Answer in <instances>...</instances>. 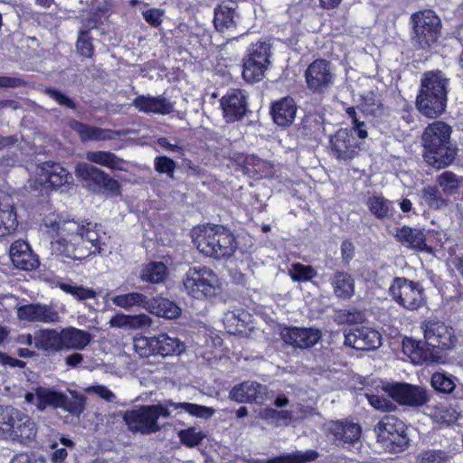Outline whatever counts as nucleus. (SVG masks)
<instances>
[{
    "mask_svg": "<svg viewBox=\"0 0 463 463\" xmlns=\"http://www.w3.org/2000/svg\"><path fill=\"white\" fill-rule=\"evenodd\" d=\"M97 223L87 221H71L64 224L66 235L57 240V250L66 258L83 260L90 255L101 253L99 232Z\"/></svg>",
    "mask_w": 463,
    "mask_h": 463,
    "instance_id": "f257e3e1",
    "label": "nucleus"
},
{
    "mask_svg": "<svg viewBox=\"0 0 463 463\" xmlns=\"http://www.w3.org/2000/svg\"><path fill=\"white\" fill-rule=\"evenodd\" d=\"M450 127L442 122L430 124L422 135L424 159L434 168L449 166L455 159L456 148L450 143Z\"/></svg>",
    "mask_w": 463,
    "mask_h": 463,
    "instance_id": "f03ea898",
    "label": "nucleus"
},
{
    "mask_svg": "<svg viewBox=\"0 0 463 463\" xmlns=\"http://www.w3.org/2000/svg\"><path fill=\"white\" fill-rule=\"evenodd\" d=\"M449 80L441 71H428L421 79L420 93L417 97V108L429 118L439 117L447 103Z\"/></svg>",
    "mask_w": 463,
    "mask_h": 463,
    "instance_id": "7ed1b4c3",
    "label": "nucleus"
},
{
    "mask_svg": "<svg viewBox=\"0 0 463 463\" xmlns=\"http://www.w3.org/2000/svg\"><path fill=\"white\" fill-rule=\"evenodd\" d=\"M194 243L203 255L218 260L231 257L236 249L233 235L218 225L199 228L195 232Z\"/></svg>",
    "mask_w": 463,
    "mask_h": 463,
    "instance_id": "20e7f679",
    "label": "nucleus"
},
{
    "mask_svg": "<svg viewBox=\"0 0 463 463\" xmlns=\"http://www.w3.org/2000/svg\"><path fill=\"white\" fill-rule=\"evenodd\" d=\"M37 424L26 412L12 407L0 406V438L20 443L33 440Z\"/></svg>",
    "mask_w": 463,
    "mask_h": 463,
    "instance_id": "39448f33",
    "label": "nucleus"
},
{
    "mask_svg": "<svg viewBox=\"0 0 463 463\" xmlns=\"http://www.w3.org/2000/svg\"><path fill=\"white\" fill-rule=\"evenodd\" d=\"M183 284L188 295L197 299L214 298L221 294L222 283L208 267L194 266L186 271Z\"/></svg>",
    "mask_w": 463,
    "mask_h": 463,
    "instance_id": "423d86ee",
    "label": "nucleus"
},
{
    "mask_svg": "<svg viewBox=\"0 0 463 463\" xmlns=\"http://www.w3.org/2000/svg\"><path fill=\"white\" fill-rule=\"evenodd\" d=\"M414 40L422 49L437 42L441 33V21L431 10H425L411 16Z\"/></svg>",
    "mask_w": 463,
    "mask_h": 463,
    "instance_id": "0eeeda50",
    "label": "nucleus"
},
{
    "mask_svg": "<svg viewBox=\"0 0 463 463\" xmlns=\"http://www.w3.org/2000/svg\"><path fill=\"white\" fill-rule=\"evenodd\" d=\"M71 178L70 173L61 165L44 162L31 166V186L38 190L40 187L59 188L68 184Z\"/></svg>",
    "mask_w": 463,
    "mask_h": 463,
    "instance_id": "6e6552de",
    "label": "nucleus"
},
{
    "mask_svg": "<svg viewBox=\"0 0 463 463\" xmlns=\"http://www.w3.org/2000/svg\"><path fill=\"white\" fill-rule=\"evenodd\" d=\"M390 293L399 305L408 310H417L425 303L423 288L405 278H395Z\"/></svg>",
    "mask_w": 463,
    "mask_h": 463,
    "instance_id": "1a4fd4ad",
    "label": "nucleus"
},
{
    "mask_svg": "<svg viewBox=\"0 0 463 463\" xmlns=\"http://www.w3.org/2000/svg\"><path fill=\"white\" fill-rule=\"evenodd\" d=\"M269 55L270 47L268 43L258 42L251 44L248 49V58L243 65V79L249 82L261 80L270 63Z\"/></svg>",
    "mask_w": 463,
    "mask_h": 463,
    "instance_id": "9d476101",
    "label": "nucleus"
},
{
    "mask_svg": "<svg viewBox=\"0 0 463 463\" xmlns=\"http://www.w3.org/2000/svg\"><path fill=\"white\" fill-rule=\"evenodd\" d=\"M213 23L218 32L232 39H235L232 36L235 33L242 35L248 32V28L243 25L238 5L232 1L222 3L214 9Z\"/></svg>",
    "mask_w": 463,
    "mask_h": 463,
    "instance_id": "9b49d317",
    "label": "nucleus"
},
{
    "mask_svg": "<svg viewBox=\"0 0 463 463\" xmlns=\"http://www.w3.org/2000/svg\"><path fill=\"white\" fill-rule=\"evenodd\" d=\"M378 439L395 452L402 451L409 444L404 423L394 416L383 417L375 426Z\"/></svg>",
    "mask_w": 463,
    "mask_h": 463,
    "instance_id": "f8f14e48",
    "label": "nucleus"
},
{
    "mask_svg": "<svg viewBox=\"0 0 463 463\" xmlns=\"http://www.w3.org/2000/svg\"><path fill=\"white\" fill-rule=\"evenodd\" d=\"M425 345L428 347L449 350L456 346L458 339L454 329L441 321L428 320L421 323Z\"/></svg>",
    "mask_w": 463,
    "mask_h": 463,
    "instance_id": "ddd939ff",
    "label": "nucleus"
},
{
    "mask_svg": "<svg viewBox=\"0 0 463 463\" xmlns=\"http://www.w3.org/2000/svg\"><path fill=\"white\" fill-rule=\"evenodd\" d=\"M383 390L401 405L420 407L430 400L428 390L420 385L394 383L385 385Z\"/></svg>",
    "mask_w": 463,
    "mask_h": 463,
    "instance_id": "4468645a",
    "label": "nucleus"
},
{
    "mask_svg": "<svg viewBox=\"0 0 463 463\" xmlns=\"http://www.w3.org/2000/svg\"><path fill=\"white\" fill-rule=\"evenodd\" d=\"M305 78L308 90L321 94L333 85L335 73L329 61L318 59L308 65L305 71Z\"/></svg>",
    "mask_w": 463,
    "mask_h": 463,
    "instance_id": "2eb2a0df",
    "label": "nucleus"
},
{
    "mask_svg": "<svg viewBox=\"0 0 463 463\" xmlns=\"http://www.w3.org/2000/svg\"><path fill=\"white\" fill-rule=\"evenodd\" d=\"M75 174L94 191L104 189L116 194L119 190V184L116 179L93 165L80 163L75 167Z\"/></svg>",
    "mask_w": 463,
    "mask_h": 463,
    "instance_id": "dca6fc26",
    "label": "nucleus"
},
{
    "mask_svg": "<svg viewBox=\"0 0 463 463\" xmlns=\"http://www.w3.org/2000/svg\"><path fill=\"white\" fill-rule=\"evenodd\" d=\"M329 148L332 156L337 160L349 162L358 156L360 146L352 129L340 128L330 136Z\"/></svg>",
    "mask_w": 463,
    "mask_h": 463,
    "instance_id": "f3484780",
    "label": "nucleus"
},
{
    "mask_svg": "<svg viewBox=\"0 0 463 463\" xmlns=\"http://www.w3.org/2000/svg\"><path fill=\"white\" fill-rule=\"evenodd\" d=\"M123 420L132 433L149 435L160 430V426L156 422L149 405L125 411Z\"/></svg>",
    "mask_w": 463,
    "mask_h": 463,
    "instance_id": "a211bd4d",
    "label": "nucleus"
},
{
    "mask_svg": "<svg viewBox=\"0 0 463 463\" xmlns=\"http://www.w3.org/2000/svg\"><path fill=\"white\" fill-rule=\"evenodd\" d=\"M271 393L272 392L266 385L246 381L233 386L229 392V398L239 403L263 404L271 398Z\"/></svg>",
    "mask_w": 463,
    "mask_h": 463,
    "instance_id": "6ab92c4d",
    "label": "nucleus"
},
{
    "mask_svg": "<svg viewBox=\"0 0 463 463\" xmlns=\"http://www.w3.org/2000/svg\"><path fill=\"white\" fill-rule=\"evenodd\" d=\"M327 433L332 436L337 447L349 449L360 442L362 428L358 423L347 420H335L327 424Z\"/></svg>",
    "mask_w": 463,
    "mask_h": 463,
    "instance_id": "aec40b11",
    "label": "nucleus"
},
{
    "mask_svg": "<svg viewBox=\"0 0 463 463\" xmlns=\"http://www.w3.org/2000/svg\"><path fill=\"white\" fill-rule=\"evenodd\" d=\"M345 345L356 350H374L381 346L382 336L373 328L354 326L345 332Z\"/></svg>",
    "mask_w": 463,
    "mask_h": 463,
    "instance_id": "412c9836",
    "label": "nucleus"
},
{
    "mask_svg": "<svg viewBox=\"0 0 463 463\" xmlns=\"http://www.w3.org/2000/svg\"><path fill=\"white\" fill-rule=\"evenodd\" d=\"M16 315L20 320L33 323L56 324L61 321L59 313L52 306L41 303L20 306Z\"/></svg>",
    "mask_w": 463,
    "mask_h": 463,
    "instance_id": "4be33fe9",
    "label": "nucleus"
},
{
    "mask_svg": "<svg viewBox=\"0 0 463 463\" xmlns=\"http://www.w3.org/2000/svg\"><path fill=\"white\" fill-rule=\"evenodd\" d=\"M247 95L241 90H232L221 99L223 118L227 123L238 121L247 112Z\"/></svg>",
    "mask_w": 463,
    "mask_h": 463,
    "instance_id": "5701e85b",
    "label": "nucleus"
},
{
    "mask_svg": "<svg viewBox=\"0 0 463 463\" xmlns=\"http://www.w3.org/2000/svg\"><path fill=\"white\" fill-rule=\"evenodd\" d=\"M93 339V335L74 326H67L61 330V351L85 350Z\"/></svg>",
    "mask_w": 463,
    "mask_h": 463,
    "instance_id": "b1692460",
    "label": "nucleus"
},
{
    "mask_svg": "<svg viewBox=\"0 0 463 463\" xmlns=\"http://www.w3.org/2000/svg\"><path fill=\"white\" fill-rule=\"evenodd\" d=\"M61 392L52 388L37 387L33 392H26L24 401L26 403L33 404L39 411H44L51 408H59Z\"/></svg>",
    "mask_w": 463,
    "mask_h": 463,
    "instance_id": "393cba45",
    "label": "nucleus"
},
{
    "mask_svg": "<svg viewBox=\"0 0 463 463\" xmlns=\"http://www.w3.org/2000/svg\"><path fill=\"white\" fill-rule=\"evenodd\" d=\"M321 338V333L316 328L292 327L283 333L284 341L298 348H309Z\"/></svg>",
    "mask_w": 463,
    "mask_h": 463,
    "instance_id": "a878e982",
    "label": "nucleus"
},
{
    "mask_svg": "<svg viewBox=\"0 0 463 463\" xmlns=\"http://www.w3.org/2000/svg\"><path fill=\"white\" fill-rule=\"evenodd\" d=\"M10 259L13 264L20 269L33 270L39 266V260L33 253L27 242L16 241L10 247Z\"/></svg>",
    "mask_w": 463,
    "mask_h": 463,
    "instance_id": "bb28decb",
    "label": "nucleus"
},
{
    "mask_svg": "<svg viewBox=\"0 0 463 463\" xmlns=\"http://www.w3.org/2000/svg\"><path fill=\"white\" fill-rule=\"evenodd\" d=\"M132 105L138 111L147 114L167 115L174 111V105L163 96L139 95L134 99Z\"/></svg>",
    "mask_w": 463,
    "mask_h": 463,
    "instance_id": "cd10ccee",
    "label": "nucleus"
},
{
    "mask_svg": "<svg viewBox=\"0 0 463 463\" xmlns=\"http://www.w3.org/2000/svg\"><path fill=\"white\" fill-rule=\"evenodd\" d=\"M425 343L406 337L402 341V350L413 364H430L438 361L439 355L425 346Z\"/></svg>",
    "mask_w": 463,
    "mask_h": 463,
    "instance_id": "c85d7f7f",
    "label": "nucleus"
},
{
    "mask_svg": "<svg viewBox=\"0 0 463 463\" xmlns=\"http://www.w3.org/2000/svg\"><path fill=\"white\" fill-rule=\"evenodd\" d=\"M396 240L407 248L419 251H430L426 243V235L423 230L402 226L396 229Z\"/></svg>",
    "mask_w": 463,
    "mask_h": 463,
    "instance_id": "c756f323",
    "label": "nucleus"
},
{
    "mask_svg": "<svg viewBox=\"0 0 463 463\" xmlns=\"http://www.w3.org/2000/svg\"><path fill=\"white\" fill-rule=\"evenodd\" d=\"M329 282L337 298L348 300L354 295V279L350 273L336 270L330 276Z\"/></svg>",
    "mask_w": 463,
    "mask_h": 463,
    "instance_id": "7c9ffc66",
    "label": "nucleus"
},
{
    "mask_svg": "<svg viewBox=\"0 0 463 463\" xmlns=\"http://www.w3.org/2000/svg\"><path fill=\"white\" fill-rule=\"evenodd\" d=\"M17 227L14 200L5 192H0V236L10 233Z\"/></svg>",
    "mask_w": 463,
    "mask_h": 463,
    "instance_id": "2f4dec72",
    "label": "nucleus"
},
{
    "mask_svg": "<svg viewBox=\"0 0 463 463\" xmlns=\"http://www.w3.org/2000/svg\"><path fill=\"white\" fill-rule=\"evenodd\" d=\"M35 348L46 355L61 352V331L42 328L35 331Z\"/></svg>",
    "mask_w": 463,
    "mask_h": 463,
    "instance_id": "473e14b6",
    "label": "nucleus"
},
{
    "mask_svg": "<svg viewBox=\"0 0 463 463\" xmlns=\"http://www.w3.org/2000/svg\"><path fill=\"white\" fill-rule=\"evenodd\" d=\"M297 106L292 98L286 97L275 102L271 107L273 121L281 127L290 125L296 117Z\"/></svg>",
    "mask_w": 463,
    "mask_h": 463,
    "instance_id": "72a5a7b5",
    "label": "nucleus"
},
{
    "mask_svg": "<svg viewBox=\"0 0 463 463\" xmlns=\"http://www.w3.org/2000/svg\"><path fill=\"white\" fill-rule=\"evenodd\" d=\"M156 354L162 356L179 355L184 350V343L177 337L170 336L167 334H160L155 336Z\"/></svg>",
    "mask_w": 463,
    "mask_h": 463,
    "instance_id": "f704fd0d",
    "label": "nucleus"
},
{
    "mask_svg": "<svg viewBox=\"0 0 463 463\" xmlns=\"http://www.w3.org/2000/svg\"><path fill=\"white\" fill-rule=\"evenodd\" d=\"M86 159L111 170H125L124 160L109 151H89L86 153Z\"/></svg>",
    "mask_w": 463,
    "mask_h": 463,
    "instance_id": "c9c22d12",
    "label": "nucleus"
},
{
    "mask_svg": "<svg viewBox=\"0 0 463 463\" xmlns=\"http://www.w3.org/2000/svg\"><path fill=\"white\" fill-rule=\"evenodd\" d=\"M73 129L80 135L82 141L109 140L113 138V131L91 127L80 122H74Z\"/></svg>",
    "mask_w": 463,
    "mask_h": 463,
    "instance_id": "e433bc0d",
    "label": "nucleus"
},
{
    "mask_svg": "<svg viewBox=\"0 0 463 463\" xmlns=\"http://www.w3.org/2000/svg\"><path fill=\"white\" fill-rule=\"evenodd\" d=\"M318 458L316 450L309 449L305 452L297 450L292 453H286L270 459L262 460L261 463H307Z\"/></svg>",
    "mask_w": 463,
    "mask_h": 463,
    "instance_id": "4c0bfd02",
    "label": "nucleus"
},
{
    "mask_svg": "<svg viewBox=\"0 0 463 463\" xmlns=\"http://www.w3.org/2000/svg\"><path fill=\"white\" fill-rule=\"evenodd\" d=\"M111 300L114 305L124 309H128L135 306L144 308L150 307V301L147 297L138 292L117 295Z\"/></svg>",
    "mask_w": 463,
    "mask_h": 463,
    "instance_id": "58836bf2",
    "label": "nucleus"
},
{
    "mask_svg": "<svg viewBox=\"0 0 463 463\" xmlns=\"http://www.w3.org/2000/svg\"><path fill=\"white\" fill-rule=\"evenodd\" d=\"M72 416L80 417L85 410V399L76 392H71V396L61 393L59 408Z\"/></svg>",
    "mask_w": 463,
    "mask_h": 463,
    "instance_id": "ea45409f",
    "label": "nucleus"
},
{
    "mask_svg": "<svg viewBox=\"0 0 463 463\" xmlns=\"http://www.w3.org/2000/svg\"><path fill=\"white\" fill-rule=\"evenodd\" d=\"M420 197V203L426 204L430 209L439 210L448 205V200L441 195L436 186L428 185L422 188Z\"/></svg>",
    "mask_w": 463,
    "mask_h": 463,
    "instance_id": "a19ab883",
    "label": "nucleus"
},
{
    "mask_svg": "<svg viewBox=\"0 0 463 463\" xmlns=\"http://www.w3.org/2000/svg\"><path fill=\"white\" fill-rule=\"evenodd\" d=\"M166 267L163 262H150L140 271V279L143 281L158 284L165 280Z\"/></svg>",
    "mask_w": 463,
    "mask_h": 463,
    "instance_id": "79ce46f5",
    "label": "nucleus"
},
{
    "mask_svg": "<svg viewBox=\"0 0 463 463\" xmlns=\"http://www.w3.org/2000/svg\"><path fill=\"white\" fill-rule=\"evenodd\" d=\"M458 379L447 373H435L430 378V385L439 392L450 394L457 386Z\"/></svg>",
    "mask_w": 463,
    "mask_h": 463,
    "instance_id": "37998d69",
    "label": "nucleus"
},
{
    "mask_svg": "<svg viewBox=\"0 0 463 463\" xmlns=\"http://www.w3.org/2000/svg\"><path fill=\"white\" fill-rule=\"evenodd\" d=\"M367 206L372 214L378 219L389 217L392 213V203L381 195L369 197Z\"/></svg>",
    "mask_w": 463,
    "mask_h": 463,
    "instance_id": "c03bdc74",
    "label": "nucleus"
},
{
    "mask_svg": "<svg viewBox=\"0 0 463 463\" xmlns=\"http://www.w3.org/2000/svg\"><path fill=\"white\" fill-rule=\"evenodd\" d=\"M149 308H152V312L156 316L168 319L176 318L181 312L180 307L175 302L167 298L155 299V303L150 304Z\"/></svg>",
    "mask_w": 463,
    "mask_h": 463,
    "instance_id": "a18cd8bd",
    "label": "nucleus"
},
{
    "mask_svg": "<svg viewBox=\"0 0 463 463\" xmlns=\"http://www.w3.org/2000/svg\"><path fill=\"white\" fill-rule=\"evenodd\" d=\"M167 404L175 410L182 409L192 416L204 420L212 418L215 413V410L213 408L195 403L168 402Z\"/></svg>",
    "mask_w": 463,
    "mask_h": 463,
    "instance_id": "49530a36",
    "label": "nucleus"
},
{
    "mask_svg": "<svg viewBox=\"0 0 463 463\" xmlns=\"http://www.w3.org/2000/svg\"><path fill=\"white\" fill-rule=\"evenodd\" d=\"M459 415L457 408L449 404H439L434 407L430 412L434 421L448 425L456 422Z\"/></svg>",
    "mask_w": 463,
    "mask_h": 463,
    "instance_id": "de8ad7c7",
    "label": "nucleus"
},
{
    "mask_svg": "<svg viewBox=\"0 0 463 463\" xmlns=\"http://www.w3.org/2000/svg\"><path fill=\"white\" fill-rule=\"evenodd\" d=\"M71 221L62 220L59 215L50 213L43 218V226L46 232L52 234V236L56 235L60 239L66 235V232L63 230L64 224Z\"/></svg>",
    "mask_w": 463,
    "mask_h": 463,
    "instance_id": "09e8293b",
    "label": "nucleus"
},
{
    "mask_svg": "<svg viewBox=\"0 0 463 463\" xmlns=\"http://www.w3.org/2000/svg\"><path fill=\"white\" fill-rule=\"evenodd\" d=\"M177 435L181 443L187 448L200 445L206 437L199 428L194 426L179 430Z\"/></svg>",
    "mask_w": 463,
    "mask_h": 463,
    "instance_id": "8fccbe9b",
    "label": "nucleus"
},
{
    "mask_svg": "<svg viewBox=\"0 0 463 463\" xmlns=\"http://www.w3.org/2000/svg\"><path fill=\"white\" fill-rule=\"evenodd\" d=\"M59 287L62 291L71 295L75 299L81 302L95 298L98 296L95 290L76 284L61 283Z\"/></svg>",
    "mask_w": 463,
    "mask_h": 463,
    "instance_id": "3c124183",
    "label": "nucleus"
},
{
    "mask_svg": "<svg viewBox=\"0 0 463 463\" xmlns=\"http://www.w3.org/2000/svg\"><path fill=\"white\" fill-rule=\"evenodd\" d=\"M288 274L292 280L304 282L315 278L317 276V271L312 266L298 262L290 265Z\"/></svg>",
    "mask_w": 463,
    "mask_h": 463,
    "instance_id": "603ef678",
    "label": "nucleus"
},
{
    "mask_svg": "<svg viewBox=\"0 0 463 463\" xmlns=\"http://www.w3.org/2000/svg\"><path fill=\"white\" fill-rule=\"evenodd\" d=\"M155 336H136L133 339V346L135 352L141 357H149L151 355H156Z\"/></svg>",
    "mask_w": 463,
    "mask_h": 463,
    "instance_id": "864d4df0",
    "label": "nucleus"
},
{
    "mask_svg": "<svg viewBox=\"0 0 463 463\" xmlns=\"http://www.w3.org/2000/svg\"><path fill=\"white\" fill-rule=\"evenodd\" d=\"M76 50L83 57H92L94 52V47L92 44V40L89 35L88 29L80 30L76 43Z\"/></svg>",
    "mask_w": 463,
    "mask_h": 463,
    "instance_id": "5fc2aeb1",
    "label": "nucleus"
},
{
    "mask_svg": "<svg viewBox=\"0 0 463 463\" xmlns=\"http://www.w3.org/2000/svg\"><path fill=\"white\" fill-rule=\"evenodd\" d=\"M448 458V453L444 450L429 449L418 455L417 463H444Z\"/></svg>",
    "mask_w": 463,
    "mask_h": 463,
    "instance_id": "6e6d98bb",
    "label": "nucleus"
},
{
    "mask_svg": "<svg viewBox=\"0 0 463 463\" xmlns=\"http://www.w3.org/2000/svg\"><path fill=\"white\" fill-rule=\"evenodd\" d=\"M154 167L157 173L165 174L168 177L174 178L176 164L165 156H159L154 160Z\"/></svg>",
    "mask_w": 463,
    "mask_h": 463,
    "instance_id": "4d7b16f0",
    "label": "nucleus"
},
{
    "mask_svg": "<svg viewBox=\"0 0 463 463\" xmlns=\"http://www.w3.org/2000/svg\"><path fill=\"white\" fill-rule=\"evenodd\" d=\"M438 183L445 193H453L458 188L459 178L452 172H443L438 177Z\"/></svg>",
    "mask_w": 463,
    "mask_h": 463,
    "instance_id": "13d9d810",
    "label": "nucleus"
},
{
    "mask_svg": "<svg viewBox=\"0 0 463 463\" xmlns=\"http://www.w3.org/2000/svg\"><path fill=\"white\" fill-rule=\"evenodd\" d=\"M366 397L369 403L376 410L382 411H392L396 408L394 403L385 397L374 394H367Z\"/></svg>",
    "mask_w": 463,
    "mask_h": 463,
    "instance_id": "bf43d9fd",
    "label": "nucleus"
},
{
    "mask_svg": "<svg viewBox=\"0 0 463 463\" xmlns=\"http://www.w3.org/2000/svg\"><path fill=\"white\" fill-rule=\"evenodd\" d=\"M44 93L49 95L52 99H54L58 104L61 106H64L70 109H76L75 102L71 99L69 97H67L65 94L61 93V91L57 90L53 88H46L44 90Z\"/></svg>",
    "mask_w": 463,
    "mask_h": 463,
    "instance_id": "052dcab7",
    "label": "nucleus"
},
{
    "mask_svg": "<svg viewBox=\"0 0 463 463\" xmlns=\"http://www.w3.org/2000/svg\"><path fill=\"white\" fill-rule=\"evenodd\" d=\"M346 113L352 119L354 124V129L357 133V136L364 139L367 137V130L364 128V122L360 120L357 117V113L354 108H348Z\"/></svg>",
    "mask_w": 463,
    "mask_h": 463,
    "instance_id": "680f3d73",
    "label": "nucleus"
},
{
    "mask_svg": "<svg viewBox=\"0 0 463 463\" xmlns=\"http://www.w3.org/2000/svg\"><path fill=\"white\" fill-rule=\"evenodd\" d=\"M152 325V319L146 314L130 316V329H146Z\"/></svg>",
    "mask_w": 463,
    "mask_h": 463,
    "instance_id": "e2e57ef3",
    "label": "nucleus"
},
{
    "mask_svg": "<svg viewBox=\"0 0 463 463\" xmlns=\"http://www.w3.org/2000/svg\"><path fill=\"white\" fill-rule=\"evenodd\" d=\"M144 19L151 25L156 27L162 23L163 12L159 9L151 8L143 12Z\"/></svg>",
    "mask_w": 463,
    "mask_h": 463,
    "instance_id": "0e129e2a",
    "label": "nucleus"
},
{
    "mask_svg": "<svg viewBox=\"0 0 463 463\" xmlns=\"http://www.w3.org/2000/svg\"><path fill=\"white\" fill-rule=\"evenodd\" d=\"M88 392L97 394L99 397L107 402H113L116 398L115 394L103 385L91 386L88 389Z\"/></svg>",
    "mask_w": 463,
    "mask_h": 463,
    "instance_id": "69168bd1",
    "label": "nucleus"
},
{
    "mask_svg": "<svg viewBox=\"0 0 463 463\" xmlns=\"http://www.w3.org/2000/svg\"><path fill=\"white\" fill-rule=\"evenodd\" d=\"M156 144L160 146L162 148H165L168 151L174 152L180 156H184V149L177 143H171L166 137H159L156 140Z\"/></svg>",
    "mask_w": 463,
    "mask_h": 463,
    "instance_id": "338daca9",
    "label": "nucleus"
},
{
    "mask_svg": "<svg viewBox=\"0 0 463 463\" xmlns=\"http://www.w3.org/2000/svg\"><path fill=\"white\" fill-rule=\"evenodd\" d=\"M341 256L345 264H348L354 256V246L349 241H344L341 244Z\"/></svg>",
    "mask_w": 463,
    "mask_h": 463,
    "instance_id": "774afa93",
    "label": "nucleus"
}]
</instances>
